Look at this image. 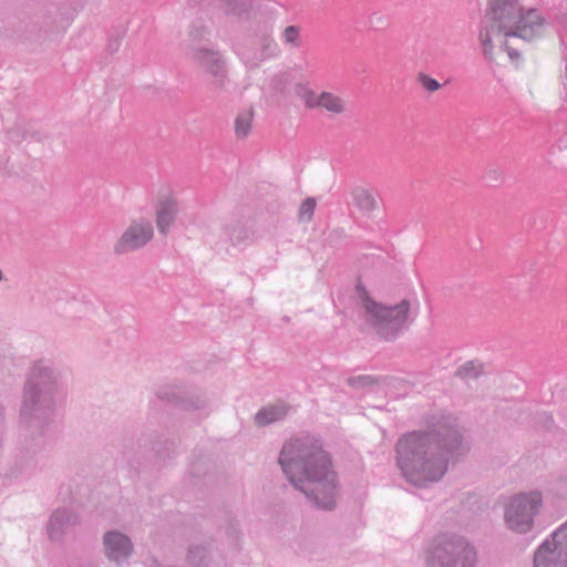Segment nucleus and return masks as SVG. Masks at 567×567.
I'll use <instances>...</instances> for the list:
<instances>
[{
  "label": "nucleus",
  "instance_id": "obj_13",
  "mask_svg": "<svg viewBox=\"0 0 567 567\" xmlns=\"http://www.w3.org/2000/svg\"><path fill=\"white\" fill-rule=\"evenodd\" d=\"M176 213V203L169 192L162 196L156 205L157 226L162 233H166L173 223Z\"/></svg>",
  "mask_w": 567,
  "mask_h": 567
},
{
  "label": "nucleus",
  "instance_id": "obj_11",
  "mask_svg": "<svg viewBox=\"0 0 567 567\" xmlns=\"http://www.w3.org/2000/svg\"><path fill=\"white\" fill-rule=\"evenodd\" d=\"M142 247V219H134L113 245L116 256H125Z\"/></svg>",
  "mask_w": 567,
  "mask_h": 567
},
{
  "label": "nucleus",
  "instance_id": "obj_16",
  "mask_svg": "<svg viewBox=\"0 0 567 567\" xmlns=\"http://www.w3.org/2000/svg\"><path fill=\"white\" fill-rule=\"evenodd\" d=\"M251 122L252 114L250 112H246L238 115V117L235 121L236 135L239 137H245L251 128Z\"/></svg>",
  "mask_w": 567,
  "mask_h": 567
},
{
  "label": "nucleus",
  "instance_id": "obj_2",
  "mask_svg": "<svg viewBox=\"0 0 567 567\" xmlns=\"http://www.w3.org/2000/svg\"><path fill=\"white\" fill-rule=\"evenodd\" d=\"M290 482L324 509L334 505L336 476L328 454L313 443L295 440L287 443L279 458Z\"/></svg>",
  "mask_w": 567,
  "mask_h": 567
},
{
  "label": "nucleus",
  "instance_id": "obj_8",
  "mask_svg": "<svg viewBox=\"0 0 567 567\" xmlns=\"http://www.w3.org/2000/svg\"><path fill=\"white\" fill-rule=\"evenodd\" d=\"M193 60L215 86H223L227 78L226 61L215 50L198 48L193 52Z\"/></svg>",
  "mask_w": 567,
  "mask_h": 567
},
{
  "label": "nucleus",
  "instance_id": "obj_15",
  "mask_svg": "<svg viewBox=\"0 0 567 567\" xmlns=\"http://www.w3.org/2000/svg\"><path fill=\"white\" fill-rule=\"evenodd\" d=\"M287 413V408L284 404L266 408L259 411L256 415V423L258 425H267L284 417Z\"/></svg>",
  "mask_w": 567,
  "mask_h": 567
},
{
  "label": "nucleus",
  "instance_id": "obj_19",
  "mask_svg": "<svg viewBox=\"0 0 567 567\" xmlns=\"http://www.w3.org/2000/svg\"><path fill=\"white\" fill-rule=\"evenodd\" d=\"M417 79L420 84L429 92H435L441 87V84L427 74L422 73Z\"/></svg>",
  "mask_w": 567,
  "mask_h": 567
},
{
  "label": "nucleus",
  "instance_id": "obj_20",
  "mask_svg": "<svg viewBox=\"0 0 567 567\" xmlns=\"http://www.w3.org/2000/svg\"><path fill=\"white\" fill-rule=\"evenodd\" d=\"M282 37L287 43L297 44L299 40V29L295 25L287 27Z\"/></svg>",
  "mask_w": 567,
  "mask_h": 567
},
{
  "label": "nucleus",
  "instance_id": "obj_21",
  "mask_svg": "<svg viewBox=\"0 0 567 567\" xmlns=\"http://www.w3.org/2000/svg\"><path fill=\"white\" fill-rule=\"evenodd\" d=\"M143 237H144V241L148 240L152 237V230L146 231V229L144 228Z\"/></svg>",
  "mask_w": 567,
  "mask_h": 567
},
{
  "label": "nucleus",
  "instance_id": "obj_4",
  "mask_svg": "<svg viewBox=\"0 0 567 567\" xmlns=\"http://www.w3.org/2000/svg\"><path fill=\"white\" fill-rule=\"evenodd\" d=\"M358 303L365 320L375 327H401L406 321L410 311V303L406 300L386 308L372 300L364 289L358 290Z\"/></svg>",
  "mask_w": 567,
  "mask_h": 567
},
{
  "label": "nucleus",
  "instance_id": "obj_6",
  "mask_svg": "<svg viewBox=\"0 0 567 567\" xmlns=\"http://www.w3.org/2000/svg\"><path fill=\"white\" fill-rule=\"evenodd\" d=\"M542 503L539 493L517 495L513 497L506 508V523L509 528L526 532L533 524V517Z\"/></svg>",
  "mask_w": 567,
  "mask_h": 567
},
{
  "label": "nucleus",
  "instance_id": "obj_1",
  "mask_svg": "<svg viewBox=\"0 0 567 567\" xmlns=\"http://www.w3.org/2000/svg\"><path fill=\"white\" fill-rule=\"evenodd\" d=\"M544 27L545 20L538 10L524 7L519 0H489L478 35L482 52L496 64H502L506 54L517 66L522 52L516 42L539 37Z\"/></svg>",
  "mask_w": 567,
  "mask_h": 567
},
{
  "label": "nucleus",
  "instance_id": "obj_17",
  "mask_svg": "<svg viewBox=\"0 0 567 567\" xmlns=\"http://www.w3.org/2000/svg\"><path fill=\"white\" fill-rule=\"evenodd\" d=\"M424 480L426 481H435L439 480L445 472V465L440 462L435 465V471L432 473L430 470V464H426L422 468Z\"/></svg>",
  "mask_w": 567,
  "mask_h": 567
},
{
  "label": "nucleus",
  "instance_id": "obj_12",
  "mask_svg": "<svg viewBox=\"0 0 567 567\" xmlns=\"http://www.w3.org/2000/svg\"><path fill=\"white\" fill-rule=\"evenodd\" d=\"M427 442V437L417 433H412L405 435L402 440H400L398 444V453L400 455L399 464L403 470L404 474L409 477V480L419 483L417 478L413 477V474L409 472L408 467L403 463V456H409L410 454L417 453L420 449H422Z\"/></svg>",
  "mask_w": 567,
  "mask_h": 567
},
{
  "label": "nucleus",
  "instance_id": "obj_3",
  "mask_svg": "<svg viewBox=\"0 0 567 567\" xmlns=\"http://www.w3.org/2000/svg\"><path fill=\"white\" fill-rule=\"evenodd\" d=\"M60 379V372L47 360H35L30 364L23 383L20 410L27 422L42 423L53 415L61 388Z\"/></svg>",
  "mask_w": 567,
  "mask_h": 567
},
{
  "label": "nucleus",
  "instance_id": "obj_9",
  "mask_svg": "<svg viewBox=\"0 0 567 567\" xmlns=\"http://www.w3.org/2000/svg\"><path fill=\"white\" fill-rule=\"evenodd\" d=\"M435 556L446 559L447 567H473L475 563L473 548L462 540L446 543L443 548L435 550Z\"/></svg>",
  "mask_w": 567,
  "mask_h": 567
},
{
  "label": "nucleus",
  "instance_id": "obj_5",
  "mask_svg": "<svg viewBox=\"0 0 567 567\" xmlns=\"http://www.w3.org/2000/svg\"><path fill=\"white\" fill-rule=\"evenodd\" d=\"M295 94L307 110H323L334 116L347 111L346 99L331 91H316L308 84L298 83L295 86Z\"/></svg>",
  "mask_w": 567,
  "mask_h": 567
},
{
  "label": "nucleus",
  "instance_id": "obj_7",
  "mask_svg": "<svg viewBox=\"0 0 567 567\" xmlns=\"http://www.w3.org/2000/svg\"><path fill=\"white\" fill-rule=\"evenodd\" d=\"M101 546L105 559L116 567L130 564L135 553L131 537L118 529L106 530L102 535Z\"/></svg>",
  "mask_w": 567,
  "mask_h": 567
},
{
  "label": "nucleus",
  "instance_id": "obj_18",
  "mask_svg": "<svg viewBox=\"0 0 567 567\" xmlns=\"http://www.w3.org/2000/svg\"><path fill=\"white\" fill-rule=\"evenodd\" d=\"M316 208V200L313 198H307L300 206V217L303 219H310Z\"/></svg>",
  "mask_w": 567,
  "mask_h": 567
},
{
  "label": "nucleus",
  "instance_id": "obj_14",
  "mask_svg": "<svg viewBox=\"0 0 567 567\" xmlns=\"http://www.w3.org/2000/svg\"><path fill=\"white\" fill-rule=\"evenodd\" d=\"M351 196L353 203L363 212H371L377 208L378 202L374 194L364 187H355Z\"/></svg>",
  "mask_w": 567,
  "mask_h": 567
},
{
  "label": "nucleus",
  "instance_id": "obj_10",
  "mask_svg": "<svg viewBox=\"0 0 567 567\" xmlns=\"http://www.w3.org/2000/svg\"><path fill=\"white\" fill-rule=\"evenodd\" d=\"M80 524V516L65 507L56 508L50 516L47 532L50 540L60 543L69 528Z\"/></svg>",
  "mask_w": 567,
  "mask_h": 567
}]
</instances>
